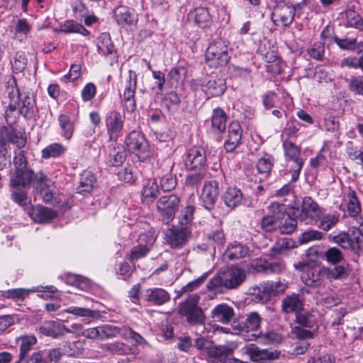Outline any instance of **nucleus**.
I'll return each instance as SVG.
<instances>
[{
    "label": "nucleus",
    "mask_w": 363,
    "mask_h": 363,
    "mask_svg": "<svg viewBox=\"0 0 363 363\" xmlns=\"http://www.w3.org/2000/svg\"><path fill=\"white\" fill-rule=\"evenodd\" d=\"M126 157L127 153L123 146L113 147L106 157V163L111 167H118L123 164Z\"/></svg>",
    "instance_id": "nucleus-38"
},
{
    "label": "nucleus",
    "mask_w": 363,
    "mask_h": 363,
    "mask_svg": "<svg viewBox=\"0 0 363 363\" xmlns=\"http://www.w3.org/2000/svg\"><path fill=\"white\" fill-rule=\"evenodd\" d=\"M61 30L65 33H76L82 35L87 36L90 32L86 30L82 24L74 21H66L61 26Z\"/></svg>",
    "instance_id": "nucleus-48"
},
{
    "label": "nucleus",
    "mask_w": 363,
    "mask_h": 363,
    "mask_svg": "<svg viewBox=\"0 0 363 363\" xmlns=\"http://www.w3.org/2000/svg\"><path fill=\"white\" fill-rule=\"evenodd\" d=\"M219 196V185L216 181H210L204 184L200 199L203 206L211 210L218 200Z\"/></svg>",
    "instance_id": "nucleus-17"
},
{
    "label": "nucleus",
    "mask_w": 363,
    "mask_h": 363,
    "mask_svg": "<svg viewBox=\"0 0 363 363\" xmlns=\"http://www.w3.org/2000/svg\"><path fill=\"white\" fill-rule=\"evenodd\" d=\"M137 88V74L135 72L129 70L128 77L125 81L123 92V100L125 107L128 111H133L136 107L134 99Z\"/></svg>",
    "instance_id": "nucleus-18"
},
{
    "label": "nucleus",
    "mask_w": 363,
    "mask_h": 363,
    "mask_svg": "<svg viewBox=\"0 0 363 363\" xmlns=\"http://www.w3.org/2000/svg\"><path fill=\"white\" fill-rule=\"evenodd\" d=\"M188 232L186 228H169L165 233L167 243L172 248H181L187 241Z\"/></svg>",
    "instance_id": "nucleus-20"
},
{
    "label": "nucleus",
    "mask_w": 363,
    "mask_h": 363,
    "mask_svg": "<svg viewBox=\"0 0 363 363\" xmlns=\"http://www.w3.org/2000/svg\"><path fill=\"white\" fill-rule=\"evenodd\" d=\"M303 308V301L300 298L299 295L292 294L286 296L281 301V311L284 313L296 314Z\"/></svg>",
    "instance_id": "nucleus-28"
},
{
    "label": "nucleus",
    "mask_w": 363,
    "mask_h": 363,
    "mask_svg": "<svg viewBox=\"0 0 363 363\" xmlns=\"http://www.w3.org/2000/svg\"><path fill=\"white\" fill-rule=\"evenodd\" d=\"M349 89L355 94L363 96V76H354L349 80Z\"/></svg>",
    "instance_id": "nucleus-64"
},
{
    "label": "nucleus",
    "mask_w": 363,
    "mask_h": 363,
    "mask_svg": "<svg viewBox=\"0 0 363 363\" xmlns=\"http://www.w3.org/2000/svg\"><path fill=\"white\" fill-rule=\"evenodd\" d=\"M13 84L9 85L6 89V94L10 100L8 109L13 111L18 108L21 113L26 118H33L38 113L33 94L30 92L21 94L15 82Z\"/></svg>",
    "instance_id": "nucleus-3"
},
{
    "label": "nucleus",
    "mask_w": 363,
    "mask_h": 363,
    "mask_svg": "<svg viewBox=\"0 0 363 363\" xmlns=\"http://www.w3.org/2000/svg\"><path fill=\"white\" fill-rule=\"evenodd\" d=\"M359 57L350 56L341 61V67H347L353 69H361L363 70V51L359 55Z\"/></svg>",
    "instance_id": "nucleus-60"
},
{
    "label": "nucleus",
    "mask_w": 363,
    "mask_h": 363,
    "mask_svg": "<svg viewBox=\"0 0 363 363\" xmlns=\"http://www.w3.org/2000/svg\"><path fill=\"white\" fill-rule=\"evenodd\" d=\"M302 5L297 4L294 6L283 4L274 9L272 19L277 25L284 27L289 26L293 21L296 11L301 9Z\"/></svg>",
    "instance_id": "nucleus-15"
},
{
    "label": "nucleus",
    "mask_w": 363,
    "mask_h": 363,
    "mask_svg": "<svg viewBox=\"0 0 363 363\" xmlns=\"http://www.w3.org/2000/svg\"><path fill=\"white\" fill-rule=\"evenodd\" d=\"M123 337L130 339L135 345L143 346L147 344V341L138 333L128 326H123Z\"/></svg>",
    "instance_id": "nucleus-52"
},
{
    "label": "nucleus",
    "mask_w": 363,
    "mask_h": 363,
    "mask_svg": "<svg viewBox=\"0 0 363 363\" xmlns=\"http://www.w3.org/2000/svg\"><path fill=\"white\" fill-rule=\"evenodd\" d=\"M174 164L169 159L163 160L155 173L160 177V186L164 191H169L177 186V179L171 173Z\"/></svg>",
    "instance_id": "nucleus-14"
},
{
    "label": "nucleus",
    "mask_w": 363,
    "mask_h": 363,
    "mask_svg": "<svg viewBox=\"0 0 363 363\" xmlns=\"http://www.w3.org/2000/svg\"><path fill=\"white\" fill-rule=\"evenodd\" d=\"M247 354H249L250 359L254 362H258L264 359H276L279 357L281 352L274 350L269 351L268 350H261L257 346L252 344L250 345L246 350Z\"/></svg>",
    "instance_id": "nucleus-26"
},
{
    "label": "nucleus",
    "mask_w": 363,
    "mask_h": 363,
    "mask_svg": "<svg viewBox=\"0 0 363 363\" xmlns=\"http://www.w3.org/2000/svg\"><path fill=\"white\" fill-rule=\"evenodd\" d=\"M347 26L363 31V18L354 10L349 9L345 12Z\"/></svg>",
    "instance_id": "nucleus-45"
},
{
    "label": "nucleus",
    "mask_w": 363,
    "mask_h": 363,
    "mask_svg": "<svg viewBox=\"0 0 363 363\" xmlns=\"http://www.w3.org/2000/svg\"><path fill=\"white\" fill-rule=\"evenodd\" d=\"M252 295L256 301L263 303L268 302L271 299L264 282L253 289Z\"/></svg>",
    "instance_id": "nucleus-58"
},
{
    "label": "nucleus",
    "mask_w": 363,
    "mask_h": 363,
    "mask_svg": "<svg viewBox=\"0 0 363 363\" xmlns=\"http://www.w3.org/2000/svg\"><path fill=\"white\" fill-rule=\"evenodd\" d=\"M3 139L8 142L16 144L18 147L21 148L26 145V140L22 135H18L11 128L4 127L1 129Z\"/></svg>",
    "instance_id": "nucleus-42"
},
{
    "label": "nucleus",
    "mask_w": 363,
    "mask_h": 363,
    "mask_svg": "<svg viewBox=\"0 0 363 363\" xmlns=\"http://www.w3.org/2000/svg\"><path fill=\"white\" fill-rule=\"evenodd\" d=\"M123 327L104 324L94 328H90L84 330L82 332L83 336L89 339H97L100 340H105L117 335H121L123 337Z\"/></svg>",
    "instance_id": "nucleus-10"
},
{
    "label": "nucleus",
    "mask_w": 363,
    "mask_h": 363,
    "mask_svg": "<svg viewBox=\"0 0 363 363\" xmlns=\"http://www.w3.org/2000/svg\"><path fill=\"white\" fill-rule=\"evenodd\" d=\"M230 50L228 43L225 40H215L209 45L205 53L207 65L215 68L226 65L230 59Z\"/></svg>",
    "instance_id": "nucleus-6"
},
{
    "label": "nucleus",
    "mask_w": 363,
    "mask_h": 363,
    "mask_svg": "<svg viewBox=\"0 0 363 363\" xmlns=\"http://www.w3.org/2000/svg\"><path fill=\"white\" fill-rule=\"evenodd\" d=\"M262 318L257 312L250 313L241 323H234L233 328L238 330V334L247 341L255 340L261 335Z\"/></svg>",
    "instance_id": "nucleus-7"
},
{
    "label": "nucleus",
    "mask_w": 363,
    "mask_h": 363,
    "mask_svg": "<svg viewBox=\"0 0 363 363\" xmlns=\"http://www.w3.org/2000/svg\"><path fill=\"white\" fill-rule=\"evenodd\" d=\"M338 220V216L335 214H328L323 216H320V218L318 220L319 221L318 226L325 231H328Z\"/></svg>",
    "instance_id": "nucleus-57"
},
{
    "label": "nucleus",
    "mask_w": 363,
    "mask_h": 363,
    "mask_svg": "<svg viewBox=\"0 0 363 363\" xmlns=\"http://www.w3.org/2000/svg\"><path fill=\"white\" fill-rule=\"evenodd\" d=\"M242 128L239 122L230 123L228 129V137L224 143L227 152H233L241 143Z\"/></svg>",
    "instance_id": "nucleus-19"
},
{
    "label": "nucleus",
    "mask_w": 363,
    "mask_h": 363,
    "mask_svg": "<svg viewBox=\"0 0 363 363\" xmlns=\"http://www.w3.org/2000/svg\"><path fill=\"white\" fill-rule=\"evenodd\" d=\"M179 201V198L175 194L162 196L157 201V207L164 223L168 224L174 218Z\"/></svg>",
    "instance_id": "nucleus-11"
},
{
    "label": "nucleus",
    "mask_w": 363,
    "mask_h": 363,
    "mask_svg": "<svg viewBox=\"0 0 363 363\" xmlns=\"http://www.w3.org/2000/svg\"><path fill=\"white\" fill-rule=\"evenodd\" d=\"M321 215L322 211L318 204L311 197L305 196L301 206V212L297 216L299 220L318 222Z\"/></svg>",
    "instance_id": "nucleus-16"
},
{
    "label": "nucleus",
    "mask_w": 363,
    "mask_h": 363,
    "mask_svg": "<svg viewBox=\"0 0 363 363\" xmlns=\"http://www.w3.org/2000/svg\"><path fill=\"white\" fill-rule=\"evenodd\" d=\"M143 298L152 305L161 306L169 301L170 295L164 289L152 288L147 289Z\"/></svg>",
    "instance_id": "nucleus-24"
},
{
    "label": "nucleus",
    "mask_w": 363,
    "mask_h": 363,
    "mask_svg": "<svg viewBox=\"0 0 363 363\" xmlns=\"http://www.w3.org/2000/svg\"><path fill=\"white\" fill-rule=\"evenodd\" d=\"M103 348L111 354L118 355L127 354L130 353L131 350L129 345L121 341H116L112 343L105 344Z\"/></svg>",
    "instance_id": "nucleus-47"
},
{
    "label": "nucleus",
    "mask_w": 363,
    "mask_h": 363,
    "mask_svg": "<svg viewBox=\"0 0 363 363\" xmlns=\"http://www.w3.org/2000/svg\"><path fill=\"white\" fill-rule=\"evenodd\" d=\"M231 353L232 350L228 347L213 345L207 354L208 361L213 363H223Z\"/></svg>",
    "instance_id": "nucleus-33"
},
{
    "label": "nucleus",
    "mask_w": 363,
    "mask_h": 363,
    "mask_svg": "<svg viewBox=\"0 0 363 363\" xmlns=\"http://www.w3.org/2000/svg\"><path fill=\"white\" fill-rule=\"evenodd\" d=\"M58 121L62 131V136L65 139L69 140L74 130V124L70 118L67 115L61 114L58 117Z\"/></svg>",
    "instance_id": "nucleus-46"
},
{
    "label": "nucleus",
    "mask_w": 363,
    "mask_h": 363,
    "mask_svg": "<svg viewBox=\"0 0 363 363\" xmlns=\"http://www.w3.org/2000/svg\"><path fill=\"white\" fill-rule=\"evenodd\" d=\"M71 330L65 327L60 321L47 320L44 321L39 327V333L41 335L57 338L65 333H70Z\"/></svg>",
    "instance_id": "nucleus-22"
},
{
    "label": "nucleus",
    "mask_w": 363,
    "mask_h": 363,
    "mask_svg": "<svg viewBox=\"0 0 363 363\" xmlns=\"http://www.w3.org/2000/svg\"><path fill=\"white\" fill-rule=\"evenodd\" d=\"M33 183L35 184V188L40 191L44 189L52 188L53 184V182L42 171L36 173Z\"/></svg>",
    "instance_id": "nucleus-61"
},
{
    "label": "nucleus",
    "mask_w": 363,
    "mask_h": 363,
    "mask_svg": "<svg viewBox=\"0 0 363 363\" xmlns=\"http://www.w3.org/2000/svg\"><path fill=\"white\" fill-rule=\"evenodd\" d=\"M66 151V147L60 143H55L48 145L42 150L43 159L56 158L62 155Z\"/></svg>",
    "instance_id": "nucleus-43"
},
{
    "label": "nucleus",
    "mask_w": 363,
    "mask_h": 363,
    "mask_svg": "<svg viewBox=\"0 0 363 363\" xmlns=\"http://www.w3.org/2000/svg\"><path fill=\"white\" fill-rule=\"evenodd\" d=\"M97 48L101 54L105 56H110L112 59L117 58L114 45L109 33H103L99 35Z\"/></svg>",
    "instance_id": "nucleus-31"
},
{
    "label": "nucleus",
    "mask_w": 363,
    "mask_h": 363,
    "mask_svg": "<svg viewBox=\"0 0 363 363\" xmlns=\"http://www.w3.org/2000/svg\"><path fill=\"white\" fill-rule=\"evenodd\" d=\"M348 275L346 267L343 264L334 267L321 268L306 267L301 273V281L308 286L318 288L324 284L325 279L330 281L342 279Z\"/></svg>",
    "instance_id": "nucleus-1"
},
{
    "label": "nucleus",
    "mask_w": 363,
    "mask_h": 363,
    "mask_svg": "<svg viewBox=\"0 0 363 363\" xmlns=\"http://www.w3.org/2000/svg\"><path fill=\"white\" fill-rule=\"evenodd\" d=\"M274 160L272 155L264 154V156L259 158L257 162L256 167L257 171L260 174L268 176L274 165Z\"/></svg>",
    "instance_id": "nucleus-49"
},
{
    "label": "nucleus",
    "mask_w": 363,
    "mask_h": 363,
    "mask_svg": "<svg viewBox=\"0 0 363 363\" xmlns=\"http://www.w3.org/2000/svg\"><path fill=\"white\" fill-rule=\"evenodd\" d=\"M347 196L349 199L347 203L348 213L352 217L357 216L361 212V206L355 191L350 189Z\"/></svg>",
    "instance_id": "nucleus-51"
},
{
    "label": "nucleus",
    "mask_w": 363,
    "mask_h": 363,
    "mask_svg": "<svg viewBox=\"0 0 363 363\" xmlns=\"http://www.w3.org/2000/svg\"><path fill=\"white\" fill-rule=\"evenodd\" d=\"M254 268L258 272L267 274H278L285 269V264L283 262H268L259 260L254 264Z\"/></svg>",
    "instance_id": "nucleus-34"
},
{
    "label": "nucleus",
    "mask_w": 363,
    "mask_h": 363,
    "mask_svg": "<svg viewBox=\"0 0 363 363\" xmlns=\"http://www.w3.org/2000/svg\"><path fill=\"white\" fill-rule=\"evenodd\" d=\"M296 323L306 328L311 329L318 324L317 317L313 311L301 309L296 314Z\"/></svg>",
    "instance_id": "nucleus-36"
},
{
    "label": "nucleus",
    "mask_w": 363,
    "mask_h": 363,
    "mask_svg": "<svg viewBox=\"0 0 363 363\" xmlns=\"http://www.w3.org/2000/svg\"><path fill=\"white\" fill-rule=\"evenodd\" d=\"M307 52L311 57L316 60H323L325 55V43L315 42L308 48Z\"/></svg>",
    "instance_id": "nucleus-53"
},
{
    "label": "nucleus",
    "mask_w": 363,
    "mask_h": 363,
    "mask_svg": "<svg viewBox=\"0 0 363 363\" xmlns=\"http://www.w3.org/2000/svg\"><path fill=\"white\" fill-rule=\"evenodd\" d=\"M294 241L290 238H283L277 241L271 249L272 256H277L285 253L287 250L293 248Z\"/></svg>",
    "instance_id": "nucleus-50"
},
{
    "label": "nucleus",
    "mask_w": 363,
    "mask_h": 363,
    "mask_svg": "<svg viewBox=\"0 0 363 363\" xmlns=\"http://www.w3.org/2000/svg\"><path fill=\"white\" fill-rule=\"evenodd\" d=\"M14 172L11 176L10 185L12 189H29L34 182L35 174L28 167L24 152L20 150L13 159Z\"/></svg>",
    "instance_id": "nucleus-4"
},
{
    "label": "nucleus",
    "mask_w": 363,
    "mask_h": 363,
    "mask_svg": "<svg viewBox=\"0 0 363 363\" xmlns=\"http://www.w3.org/2000/svg\"><path fill=\"white\" fill-rule=\"evenodd\" d=\"M243 194L241 190L237 187H229L223 196L225 204L233 209L239 206L242 201Z\"/></svg>",
    "instance_id": "nucleus-37"
},
{
    "label": "nucleus",
    "mask_w": 363,
    "mask_h": 363,
    "mask_svg": "<svg viewBox=\"0 0 363 363\" xmlns=\"http://www.w3.org/2000/svg\"><path fill=\"white\" fill-rule=\"evenodd\" d=\"M113 16L117 23L123 26H135L138 22V15L124 6L116 8Z\"/></svg>",
    "instance_id": "nucleus-21"
},
{
    "label": "nucleus",
    "mask_w": 363,
    "mask_h": 363,
    "mask_svg": "<svg viewBox=\"0 0 363 363\" xmlns=\"http://www.w3.org/2000/svg\"><path fill=\"white\" fill-rule=\"evenodd\" d=\"M297 227V220L292 218L286 211V206L284 204L283 215L280 216L278 225V232L281 234H290Z\"/></svg>",
    "instance_id": "nucleus-35"
},
{
    "label": "nucleus",
    "mask_w": 363,
    "mask_h": 363,
    "mask_svg": "<svg viewBox=\"0 0 363 363\" xmlns=\"http://www.w3.org/2000/svg\"><path fill=\"white\" fill-rule=\"evenodd\" d=\"M248 247L240 243L234 242L230 244L225 252V257L229 260H234L243 258L248 255Z\"/></svg>",
    "instance_id": "nucleus-39"
},
{
    "label": "nucleus",
    "mask_w": 363,
    "mask_h": 363,
    "mask_svg": "<svg viewBox=\"0 0 363 363\" xmlns=\"http://www.w3.org/2000/svg\"><path fill=\"white\" fill-rule=\"evenodd\" d=\"M159 192L160 189L156 180H149L143 188V196L144 198L148 199L152 201L158 196Z\"/></svg>",
    "instance_id": "nucleus-54"
},
{
    "label": "nucleus",
    "mask_w": 363,
    "mask_h": 363,
    "mask_svg": "<svg viewBox=\"0 0 363 363\" xmlns=\"http://www.w3.org/2000/svg\"><path fill=\"white\" fill-rule=\"evenodd\" d=\"M199 300L200 296L197 294H191L178 306L179 314L185 317L191 325H202L206 320L203 310L198 306Z\"/></svg>",
    "instance_id": "nucleus-5"
},
{
    "label": "nucleus",
    "mask_w": 363,
    "mask_h": 363,
    "mask_svg": "<svg viewBox=\"0 0 363 363\" xmlns=\"http://www.w3.org/2000/svg\"><path fill=\"white\" fill-rule=\"evenodd\" d=\"M211 316L216 322L228 324L234 318L235 311L225 303L218 304L212 310Z\"/></svg>",
    "instance_id": "nucleus-25"
},
{
    "label": "nucleus",
    "mask_w": 363,
    "mask_h": 363,
    "mask_svg": "<svg viewBox=\"0 0 363 363\" xmlns=\"http://www.w3.org/2000/svg\"><path fill=\"white\" fill-rule=\"evenodd\" d=\"M324 257L328 263L335 266L343 264L347 269V264L342 263L344 261V257L340 249L335 247L328 248L324 252Z\"/></svg>",
    "instance_id": "nucleus-44"
},
{
    "label": "nucleus",
    "mask_w": 363,
    "mask_h": 363,
    "mask_svg": "<svg viewBox=\"0 0 363 363\" xmlns=\"http://www.w3.org/2000/svg\"><path fill=\"white\" fill-rule=\"evenodd\" d=\"M28 216L35 222H50L57 216V213L52 209L42 206H32L28 211Z\"/></svg>",
    "instance_id": "nucleus-23"
},
{
    "label": "nucleus",
    "mask_w": 363,
    "mask_h": 363,
    "mask_svg": "<svg viewBox=\"0 0 363 363\" xmlns=\"http://www.w3.org/2000/svg\"><path fill=\"white\" fill-rule=\"evenodd\" d=\"M245 279L246 272L244 269L232 267L218 272L211 278L207 284V288L209 291L225 293L226 291L239 287Z\"/></svg>",
    "instance_id": "nucleus-2"
},
{
    "label": "nucleus",
    "mask_w": 363,
    "mask_h": 363,
    "mask_svg": "<svg viewBox=\"0 0 363 363\" xmlns=\"http://www.w3.org/2000/svg\"><path fill=\"white\" fill-rule=\"evenodd\" d=\"M188 18L203 28L209 27L211 23L208 10L204 7L196 8L188 14Z\"/></svg>",
    "instance_id": "nucleus-30"
},
{
    "label": "nucleus",
    "mask_w": 363,
    "mask_h": 363,
    "mask_svg": "<svg viewBox=\"0 0 363 363\" xmlns=\"http://www.w3.org/2000/svg\"><path fill=\"white\" fill-rule=\"evenodd\" d=\"M206 94L211 97L219 96L226 90L225 80L222 77L210 79L205 85Z\"/></svg>",
    "instance_id": "nucleus-32"
},
{
    "label": "nucleus",
    "mask_w": 363,
    "mask_h": 363,
    "mask_svg": "<svg viewBox=\"0 0 363 363\" xmlns=\"http://www.w3.org/2000/svg\"><path fill=\"white\" fill-rule=\"evenodd\" d=\"M157 239V235L154 230H150L140 234L138 242L139 244L147 247L150 250Z\"/></svg>",
    "instance_id": "nucleus-62"
},
{
    "label": "nucleus",
    "mask_w": 363,
    "mask_h": 363,
    "mask_svg": "<svg viewBox=\"0 0 363 363\" xmlns=\"http://www.w3.org/2000/svg\"><path fill=\"white\" fill-rule=\"evenodd\" d=\"M269 213L264 216L260 221L261 228L268 233L278 231V225L280 216L283 215L284 204L279 202H272L268 206Z\"/></svg>",
    "instance_id": "nucleus-9"
},
{
    "label": "nucleus",
    "mask_w": 363,
    "mask_h": 363,
    "mask_svg": "<svg viewBox=\"0 0 363 363\" xmlns=\"http://www.w3.org/2000/svg\"><path fill=\"white\" fill-rule=\"evenodd\" d=\"M258 338H259L264 344L273 345L280 344L284 340V337L276 332H269L264 335L261 334Z\"/></svg>",
    "instance_id": "nucleus-63"
},
{
    "label": "nucleus",
    "mask_w": 363,
    "mask_h": 363,
    "mask_svg": "<svg viewBox=\"0 0 363 363\" xmlns=\"http://www.w3.org/2000/svg\"><path fill=\"white\" fill-rule=\"evenodd\" d=\"M180 103V96L174 91L167 93L163 99V104L169 110H177Z\"/></svg>",
    "instance_id": "nucleus-56"
},
{
    "label": "nucleus",
    "mask_w": 363,
    "mask_h": 363,
    "mask_svg": "<svg viewBox=\"0 0 363 363\" xmlns=\"http://www.w3.org/2000/svg\"><path fill=\"white\" fill-rule=\"evenodd\" d=\"M205 177V173L201 170L199 172L191 173L185 178V185L189 188H198Z\"/></svg>",
    "instance_id": "nucleus-55"
},
{
    "label": "nucleus",
    "mask_w": 363,
    "mask_h": 363,
    "mask_svg": "<svg viewBox=\"0 0 363 363\" xmlns=\"http://www.w3.org/2000/svg\"><path fill=\"white\" fill-rule=\"evenodd\" d=\"M227 115L225 112L220 108L213 109L211 116L212 128L217 131L222 133L226 128Z\"/></svg>",
    "instance_id": "nucleus-41"
},
{
    "label": "nucleus",
    "mask_w": 363,
    "mask_h": 363,
    "mask_svg": "<svg viewBox=\"0 0 363 363\" xmlns=\"http://www.w3.org/2000/svg\"><path fill=\"white\" fill-rule=\"evenodd\" d=\"M96 182L94 174L89 171H84L80 174L79 185L76 192L82 195H86L91 192Z\"/></svg>",
    "instance_id": "nucleus-29"
},
{
    "label": "nucleus",
    "mask_w": 363,
    "mask_h": 363,
    "mask_svg": "<svg viewBox=\"0 0 363 363\" xmlns=\"http://www.w3.org/2000/svg\"><path fill=\"white\" fill-rule=\"evenodd\" d=\"M206 162V151L202 147H193L184 155V165L189 170H202Z\"/></svg>",
    "instance_id": "nucleus-13"
},
{
    "label": "nucleus",
    "mask_w": 363,
    "mask_h": 363,
    "mask_svg": "<svg viewBox=\"0 0 363 363\" xmlns=\"http://www.w3.org/2000/svg\"><path fill=\"white\" fill-rule=\"evenodd\" d=\"M124 122L125 116L117 111H111L106 113L105 123L110 141L118 140L121 135Z\"/></svg>",
    "instance_id": "nucleus-12"
},
{
    "label": "nucleus",
    "mask_w": 363,
    "mask_h": 363,
    "mask_svg": "<svg viewBox=\"0 0 363 363\" xmlns=\"http://www.w3.org/2000/svg\"><path fill=\"white\" fill-rule=\"evenodd\" d=\"M283 148L287 160L293 161L295 164L303 163L301 158V148L291 141H284Z\"/></svg>",
    "instance_id": "nucleus-40"
},
{
    "label": "nucleus",
    "mask_w": 363,
    "mask_h": 363,
    "mask_svg": "<svg viewBox=\"0 0 363 363\" xmlns=\"http://www.w3.org/2000/svg\"><path fill=\"white\" fill-rule=\"evenodd\" d=\"M125 145L130 152L144 162L150 157V146L144 135L136 130L131 131L125 138Z\"/></svg>",
    "instance_id": "nucleus-8"
},
{
    "label": "nucleus",
    "mask_w": 363,
    "mask_h": 363,
    "mask_svg": "<svg viewBox=\"0 0 363 363\" xmlns=\"http://www.w3.org/2000/svg\"><path fill=\"white\" fill-rule=\"evenodd\" d=\"M64 355L77 356L82 353V347L80 342L73 341L65 342L62 346Z\"/></svg>",
    "instance_id": "nucleus-59"
},
{
    "label": "nucleus",
    "mask_w": 363,
    "mask_h": 363,
    "mask_svg": "<svg viewBox=\"0 0 363 363\" xmlns=\"http://www.w3.org/2000/svg\"><path fill=\"white\" fill-rule=\"evenodd\" d=\"M20 342V352L18 359L15 363H30V357L28 353L37 343L34 335H25L18 338Z\"/></svg>",
    "instance_id": "nucleus-27"
}]
</instances>
